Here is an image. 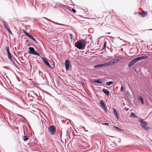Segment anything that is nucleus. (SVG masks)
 <instances>
[{"instance_id": "obj_1", "label": "nucleus", "mask_w": 152, "mask_h": 152, "mask_svg": "<svg viewBox=\"0 0 152 152\" xmlns=\"http://www.w3.org/2000/svg\"><path fill=\"white\" fill-rule=\"evenodd\" d=\"M92 36L89 35L85 39H81L76 42L75 46L80 50H84L86 45L88 44L91 41Z\"/></svg>"}, {"instance_id": "obj_2", "label": "nucleus", "mask_w": 152, "mask_h": 152, "mask_svg": "<svg viewBox=\"0 0 152 152\" xmlns=\"http://www.w3.org/2000/svg\"><path fill=\"white\" fill-rule=\"evenodd\" d=\"M49 132L51 135H54L56 132V128L54 125L50 126L48 128Z\"/></svg>"}, {"instance_id": "obj_3", "label": "nucleus", "mask_w": 152, "mask_h": 152, "mask_svg": "<svg viewBox=\"0 0 152 152\" xmlns=\"http://www.w3.org/2000/svg\"><path fill=\"white\" fill-rule=\"evenodd\" d=\"M140 122L141 126L144 129L146 130H148L149 129V127L146 126L147 125V123L144 121L142 119L139 120Z\"/></svg>"}, {"instance_id": "obj_4", "label": "nucleus", "mask_w": 152, "mask_h": 152, "mask_svg": "<svg viewBox=\"0 0 152 152\" xmlns=\"http://www.w3.org/2000/svg\"><path fill=\"white\" fill-rule=\"evenodd\" d=\"M29 50L28 53L30 54H32L38 56H40L39 53H38L37 51H35L34 48L32 47H29L28 48Z\"/></svg>"}, {"instance_id": "obj_5", "label": "nucleus", "mask_w": 152, "mask_h": 152, "mask_svg": "<svg viewBox=\"0 0 152 152\" xmlns=\"http://www.w3.org/2000/svg\"><path fill=\"white\" fill-rule=\"evenodd\" d=\"M100 104L102 108L104 110L105 113H107V110L106 104L103 100H101Z\"/></svg>"}, {"instance_id": "obj_6", "label": "nucleus", "mask_w": 152, "mask_h": 152, "mask_svg": "<svg viewBox=\"0 0 152 152\" xmlns=\"http://www.w3.org/2000/svg\"><path fill=\"white\" fill-rule=\"evenodd\" d=\"M65 65L66 70L67 71L69 70L70 67H71V65L70 64V62L69 60L68 59H66L65 61Z\"/></svg>"}, {"instance_id": "obj_7", "label": "nucleus", "mask_w": 152, "mask_h": 152, "mask_svg": "<svg viewBox=\"0 0 152 152\" xmlns=\"http://www.w3.org/2000/svg\"><path fill=\"white\" fill-rule=\"evenodd\" d=\"M42 61L44 62V63H45L46 65L47 66L52 69H53L52 67L51 66L48 62V59H47V58H45L43 57H42Z\"/></svg>"}, {"instance_id": "obj_8", "label": "nucleus", "mask_w": 152, "mask_h": 152, "mask_svg": "<svg viewBox=\"0 0 152 152\" xmlns=\"http://www.w3.org/2000/svg\"><path fill=\"white\" fill-rule=\"evenodd\" d=\"M138 61L137 58H134L129 62L128 64V67L129 68L131 67L132 65H134Z\"/></svg>"}, {"instance_id": "obj_9", "label": "nucleus", "mask_w": 152, "mask_h": 152, "mask_svg": "<svg viewBox=\"0 0 152 152\" xmlns=\"http://www.w3.org/2000/svg\"><path fill=\"white\" fill-rule=\"evenodd\" d=\"M110 64L109 63H105L104 64H98L95 65L94 66V68H98L99 67H102L104 66H109Z\"/></svg>"}, {"instance_id": "obj_10", "label": "nucleus", "mask_w": 152, "mask_h": 152, "mask_svg": "<svg viewBox=\"0 0 152 152\" xmlns=\"http://www.w3.org/2000/svg\"><path fill=\"white\" fill-rule=\"evenodd\" d=\"M4 26L5 28L7 31L11 34H12V32L7 23L6 22H4Z\"/></svg>"}, {"instance_id": "obj_11", "label": "nucleus", "mask_w": 152, "mask_h": 152, "mask_svg": "<svg viewBox=\"0 0 152 152\" xmlns=\"http://www.w3.org/2000/svg\"><path fill=\"white\" fill-rule=\"evenodd\" d=\"M119 61V59H117L116 60H114L112 61H109L108 62H107V63H109L110 64L109 65H113V64H114L116 63H118Z\"/></svg>"}, {"instance_id": "obj_12", "label": "nucleus", "mask_w": 152, "mask_h": 152, "mask_svg": "<svg viewBox=\"0 0 152 152\" xmlns=\"http://www.w3.org/2000/svg\"><path fill=\"white\" fill-rule=\"evenodd\" d=\"M148 58V57L146 56H139L137 58V59L138 61L140 60H142L143 59H146Z\"/></svg>"}, {"instance_id": "obj_13", "label": "nucleus", "mask_w": 152, "mask_h": 152, "mask_svg": "<svg viewBox=\"0 0 152 152\" xmlns=\"http://www.w3.org/2000/svg\"><path fill=\"white\" fill-rule=\"evenodd\" d=\"M102 80V79H93L94 82L96 83H102L103 81Z\"/></svg>"}, {"instance_id": "obj_14", "label": "nucleus", "mask_w": 152, "mask_h": 152, "mask_svg": "<svg viewBox=\"0 0 152 152\" xmlns=\"http://www.w3.org/2000/svg\"><path fill=\"white\" fill-rule=\"evenodd\" d=\"M102 91L106 94H107V96H109V91L107 90L104 88L102 90Z\"/></svg>"}, {"instance_id": "obj_15", "label": "nucleus", "mask_w": 152, "mask_h": 152, "mask_svg": "<svg viewBox=\"0 0 152 152\" xmlns=\"http://www.w3.org/2000/svg\"><path fill=\"white\" fill-rule=\"evenodd\" d=\"M139 14L140 15H141L142 17H144L145 16L147 13V12H144V13H141L140 12H138Z\"/></svg>"}, {"instance_id": "obj_16", "label": "nucleus", "mask_w": 152, "mask_h": 152, "mask_svg": "<svg viewBox=\"0 0 152 152\" xmlns=\"http://www.w3.org/2000/svg\"><path fill=\"white\" fill-rule=\"evenodd\" d=\"M130 116L134 118H137V117L136 114L133 112L131 113Z\"/></svg>"}, {"instance_id": "obj_17", "label": "nucleus", "mask_w": 152, "mask_h": 152, "mask_svg": "<svg viewBox=\"0 0 152 152\" xmlns=\"http://www.w3.org/2000/svg\"><path fill=\"white\" fill-rule=\"evenodd\" d=\"M8 58L10 60H11L12 59V56L10 53L7 54Z\"/></svg>"}, {"instance_id": "obj_18", "label": "nucleus", "mask_w": 152, "mask_h": 152, "mask_svg": "<svg viewBox=\"0 0 152 152\" xmlns=\"http://www.w3.org/2000/svg\"><path fill=\"white\" fill-rule=\"evenodd\" d=\"M138 99L142 104H144V102L143 98L142 96L139 97L138 98Z\"/></svg>"}, {"instance_id": "obj_19", "label": "nucleus", "mask_w": 152, "mask_h": 152, "mask_svg": "<svg viewBox=\"0 0 152 152\" xmlns=\"http://www.w3.org/2000/svg\"><path fill=\"white\" fill-rule=\"evenodd\" d=\"M113 82L112 81H110L108 82H106V85L107 86H110L111 84H113Z\"/></svg>"}, {"instance_id": "obj_20", "label": "nucleus", "mask_w": 152, "mask_h": 152, "mask_svg": "<svg viewBox=\"0 0 152 152\" xmlns=\"http://www.w3.org/2000/svg\"><path fill=\"white\" fill-rule=\"evenodd\" d=\"M28 138L26 136H25L23 137V140L24 141H26L28 139Z\"/></svg>"}, {"instance_id": "obj_21", "label": "nucleus", "mask_w": 152, "mask_h": 152, "mask_svg": "<svg viewBox=\"0 0 152 152\" xmlns=\"http://www.w3.org/2000/svg\"><path fill=\"white\" fill-rule=\"evenodd\" d=\"M23 33L24 34L26 35L27 36V35L29 34L28 32H27L25 30H23Z\"/></svg>"}, {"instance_id": "obj_22", "label": "nucleus", "mask_w": 152, "mask_h": 152, "mask_svg": "<svg viewBox=\"0 0 152 152\" xmlns=\"http://www.w3.org/2000/svg\"><path fill=\"white\" fill-rule=\"evenodd\" d=\"M6 50H7V54L10 53V51H9V48L8 47H6Z\"/></svg>"}, {"instance_id": "obj_23", "label": "nucleus", "mask_w": 152, "mask_h": 152, "mask_svg": "<svg viewBox=\"0 0 152 152\" xmlns=\"http://www.w3.org/2000/svg\"><path fill=\"white\" fill-rule=\"evenodd\" d=\"M115 116H116V117L118 119V118H119V117H118V114L117 113H115L114 114Z\"/></svg>"}, {"instance_id": "obj_24", "label": "nucleus", "mask_w": 152, "mask_h": 152, "mask_svg": "<svg viewBox=\"0 0 152 152\" xmlns=\"http://www.w3.org/2000/svg\"><path fill=\"white\" fill-rule=\"evenodd\" d=\"M102 124L105 125V126H108L109 125V124L107 123H104Z\"/></svg>"}, {"instance_id": "obj_25", "label": "nucleus", "mask_w": 152, "mask_h": 152, "mask_svg": "<svg viewBox=\"0 0 152 152\" xmlns=\"http://www.w3.org/2000/svg\"><path fill=\"white\" fill-rule=\"evenodd\" d=\"M31 39L34 42L36 43H37V41H36V39L34 37H33V38H32V39Z\"/></svg>"}, {"instance_id": "obj_26", "label": "nucleus", "mask_w": 152, "mask_h": 152, "mask_svg": "<svg viewBox=\"0 0 152 152\" xmlns=\"http://www.w3.org/2000/svg\"><path fill=\"white\" fill-rule=\"evenodd\" d=\"M124 88L123 87V86H121V91H123L124 90Z\"/></svg>"}, {"instance_id": "obj_27", "label": "nucleus", "mask_w": 152, "mask_h": 152, "mask_svg": "<svg viewBox=\"0 0 152 152\" xmlns=\"http://www.w3.org/2000/svg\"><path fill=\"white\" fill-rule=\"evenodd\" d=\"M69 37L71 39H72L73 36L72 34H70L69 35Z\"/></svg>"}, {"instance_id": "obj_28", "label": "nucleus", "mask_w": 152, "mask_h": 152, "mask_svg": "<svg viewBox=\"0 0 152 152\" xmlns=\"http://www.w3.org/2000/svg\"><path fill=\"white\" fill-rule=\"evenodd\" d=\"M72 12H74V13H75L76 12V10L75 9H73V8H72Z\"/></svg>"}, {"instance_id": "obj_29", "label": "nucleus", "mask_w": 152, "mask_h": 152, "mask_svg": "<svg viewBox=\"0 0 152 152\" xmlns=\"http://www.w3.org/2000/svg\"><path fill=\"white\" fill-rule=\"evenodd\" d=\"M54 23L56 24L59 25H64V24H62L59 23H57L54 22Z\"/></svg>"}, {"instance_id": "obj_30", "label": "nucleus", "mask_w": 152, "mask_h": 152, "mask_svg": "<svg viewBox=\"0 0 152 152\" xmlns=\"http://www.w3.org/2000/svg\"><path fill=\"white\" fill-rule=\"evenodd\" d=\"M124 110L126 111L127 112L129 110V109L126 107H125L124 108Z\"/></svg>"}, {"instance_id": "obj_31", "label": "nucleus", "mask_w": 152, "mask_h": 152, "mask_svg": "<svg viewBox=\"0 0 152 152\" xmlns=\"http://www.w3.org/2000/svg\"><path fill=\"white\" fill-rule=\"evenodd\" d=\"M113 110H114L113 113L114 114L117 113V112L116 110L115 109H114H114Z\"/></svg>"}, {"instance_id": "obj_32", "label": "nucleus", "mask_w": 152, "mask_h": 152, "mask_svg": "<svg viewBox=\"0 0 152 152\" xmlns=\"http://www.w3.org/2000/svg\"><path fill=\"white\" fill-rule=\"evenodd\" d=\"M32 36V35H31V34H30L29 33L27 35V36L29 38H30L31 37V36Z\"/></svg>"}, {"instance_id": "obj_33", "label": "nucleus", "mask_w": 152, "mask_h": 152, "mask_svg": "<svg viewBox=\"0 0 152 152\" xmlns=\"http://www.w3.org/2000/svg\"><path fill=\"white\" fill-rule=\"evenodd\" d=\"M103 46H105L106 47V46H107V42H106V41H104Z\"/></svg>"}, {"instance_id": "obj_34", "label": "nucleus", "mask_w": 152, "mask_h": 152, "mask_svg": "<svg viewBox=\"0 0 152 152\" xmlns=\"http://www.w3.org/2000/svg\"><path fill=\"white\" fill-rule=\"evenodd\" d=\"M115 126H111V129H114V128H115Z\"/></svg>"}, {"instance_id": "obj_35", "label": "nucleus", "mask_w": 152, "mask_h": 152, "mask_svg": "<svg viewBox=\"0 0 152 152\" xmlns=\"http://www.w3.org/2000/svg\"><path fill=\"white\" fill-rule=\"evenodd\" d=\"M115 128L116 129H118V130H119L120 131L122 130H121V129H120L119 127H116L115 126Z\"/></svg>"}, {"instance_id": "obj_36", "label": "nucleus", "mask_w": 152, "mask_h": 152, "mask_svg": "<svg viewBox=\"0 0 152 152\" xmlns=\"http://www.w3.org/2000/svg\"><path fill=\"white\" fill-rule=\"evenodd\" d=\"M106 48V46H103V47L102 48V49L101 50H103L104 49H105Z\"/></svg>"}, {"instance_id": "obj_37", "label": "nucleus", "mask_w": 152, "mask_h": 152, "mask_svg": "<svg viewBox=\"0 0 152 152\" xmlns=\"http://www.w3.org/2000/svg\"><path fill=\"white\" fill-rule=\"evenodd\" d=\"M106 48V46H103V47L102 48V49L101 50H103L104 49H105Z\"/></svg>"}, {"instance_id": "obj_38", "label": "nucleus", "mask_w": 152, "mask_h": 152, "mask_svg": "<svg viewBox=\"0 0 152 152\" xmlns=\"http://www.w3.org/2000/svg\"><path fill=\"white\" fill-rule=\"evenodd\" d=\"M13 65L14 66H17V65H16V64L15 63V62H14L13 63Z\"/></svg>"}, {"instance_id": "obj_39", "label": "nucleus", "mask_w": 152, "mask_h": 152, "mask_svg": "<svg viewBox=\"0 0 152 152\" xmlns=\"http://www.w3.org/2000/svg\"><path fill=\"white\" fill-rule=\"evenodd\" d=\"M10 61H12L13 63L14 62V61L12 59V60Z\"/></svg>"}, {"instance_id": "obj_40", "label": "nucleus", "mask_w": 152, "mask_h": 152, "mask_svg": "<svg viewBox=\"0 0 152 152\" xmlns=\"http://www.w3.org/2000/svg\"><path fill=\"white\" fill-rule=\"evenodd\" d=\"M33 37L32 36V35L31 36V37L30 38V39H32V38H33Z\"/></svg>"}, {"instance_id": "obj_41", "label": "nucleus", "mask_w": 152, "mask_h": 152, "mask_svg": "<svg viewBox=\"0 0 152 152\" xmlns=\"http://www.w3.org/2000/svg\"><path fill=\"white\" fill-rule=\"evenodd\" d=\"M33 37L32 36V35L31 36V37L30 38V39H32V38H33Z\"/></svg>"}, {"instance_id": "obj_42", "label": "nucleus", "mask_w": 152, "mask_h": 152, "mask_svg": "<svg viewBox=\"0 0 152 152\" xmlns=\"http://www.w3.org/2000/svg\"><path fill=\"white\" fill-rule=\"evenodd\" d=\"M61 136H62V132H61V134H60V137H61Z\"/></svg>"}, {"instance_id": "obj_43", "label": "nucleus", "mask_w": 152, "mask_h": 152, "mask_svg": "<svg viewBox=\"0 0 152 152\" xmlns=\"http://www.w3.org/2000/svg\"><path fill=\"white\" fill-rule=\"evenodd\" d=\"M30 45H31L29 44H28V46H30Z\"/></svg>"}, {"instance_id": "obj_44", "label": "nucleus", "mask_w": 152, "mask_h": 152, "mask_svg": "<svg viewBox=\"0 0 152 152\" xmlns=\"http://www.w3.org/2000/svg\"><path fill=\"white\" fill-rule=\"evenodd\" d=\"M83 129H85V127H84V126H83Z\"/></svg>"}, {"instance_id": "obj_45", "label": "nucleus", "mask_w": 152, "mask_h": 152, "mask_svg": "<svg viewBox=\"0 0 152 152\" xmlns=\"http://www.w3.org/2000/svg\"><path fill=\"white\" fill-rule=\"evenodd\" d=\"M127 93L128 94H129V92L128 91H127Z\"/></svg>"}, {"instance_id": "obj_46", "label": "nucleus", "mask_w": 152, "mask_h": 152, "mask_svg": "<svg viewBox=\"0 0 152 152\" xmlns=\"http://www.w3.org/2000/svg\"><path fill=\"white\" fill-rule=\"evenodd\" d=\"M112 13H114L113 12V10H112Z\"/></svg>"}, {"instance_id": "obj_47", "label": "nucleus", "mask_w": 152, "mask_h": 152, "mask_svg": "<svg viewBox=\"0 0 152 152\" xmlns=\"http://www.w3.org/2000/svg\"><path fill=\"white\" fill-rule=\"evenodd\" d=\"M34 7H35V8L37 10V8H36V7L34 6Z\"/></svg>"}, {"instance_id": "obj_48", "label": "nucleus", "mask_w": 152, "mask_h": 152, "mask_svg": "<svg viewBox=\"0 0 152 152\" xmlns=\"http://www.w3.org/2000/svg\"><path fill=\"white\" fill-rule=\"evenodd\" d=\"M86 131L87 132V131H88V130H86Z\"/></svg>"}, {"instance_id": "obj_49", "label": "nucleus", "mask_w": 152, "mask_h": 152, "mask_svg": "<svg viewBox=\"0 0 152 152\" xmlns=\"http://www.w3.org/2000/svg\"><path fill=\"white\" fill-rule=\"evenodd\" d=\"M68 120L69 121H70V120Z\"/></svg>"}, {"instance_id": "obj_50", "label": "nucleus", "mask_w": 152, "mask_h": 152, "mask_svg": "<svg viewBox=\"0 0 152 152\" xmlns=\"http://www.w3.org/2000/svg\"><path fill=\"white\" fill-rule=\"evenodd\" d=\"M35 1H37V0H35Z\"/></svg>"}, {"instance_id": "obj_51", "label": "nucleus", "mask_w": 152, "mask_h": 152, "mask_svg": "<svg viewBox=\"0 0 152 152\" xmlns=\"http://www.w3.org/2000/svg\"><path fill=\"white\" fill-rule=\"evenodd\" d=\"M150 30H152V29H150Z\"/></svg>"}]
</instances>
